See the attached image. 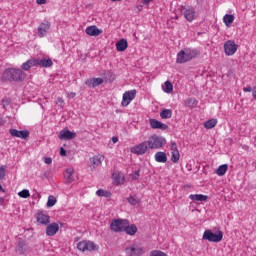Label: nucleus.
Segmentation results:
<instances>
[{"label":"nucleus","mask_w":256,"mask_h":256,"mask_svg":"<svg viewBox=\"0 0 256 256\" xmlns=\"http://www.w3.org/2000/svg\"><path fill=\"white\" fill-rule=\"evenodd\" d=\"M170 151L172 163H179V159H181V154L179 153V149L177 148V143H170Z\"/></svg>","instance_id":"nucleus-12"},{"label":"nucleus","mask_w":256,"mask_h":256,"mask_svg":"<svg viewBox=\"0 0 256 256\" xmlns=\"http://www.w3.org/2000/svg\"><path fill=\"white\" fill-rule=\"evenodd\" d=\"M77 137V133L70 131L67 128L62 129L58 134V139L61 141H71Z\"/></svg>","instance_id":"nucleus-9"},{"label":"nucleus","mask_w":256,"mask_h":256,"mask_svg":"<svg viewBox=\"0 0 256 256\" xmlns=\"http://www.w3.org/2000/svg\"><path fill=\"white\" fill-rule=\"evenodd\" d=\"M86 35H89L90 37H99L101 33H103V30L97 28V26H88L85 29Z\"/></svg>","instance_id":"nucleus-19"},{"label":"nucleus","mask_w":256,"mask_h":256,"mask_svg":"<svg viewBox=\"0 0 256 256\" xmlns=\"http://www.w3.org/2000/svg\"><path fill=\"white\" fill-rule=\"evenodd\" d=\"M9 105H11V100L9 98H4L2 100V106L5 109V107H9Z\"/></svg>","instance_id":"nucleus-42"},{"label":"nucleus","mask_w":256,"mask_h":256,"mask_svg":"<svg viewBox=\"0 0 256 256\" xmlns=\"http://www.w3.org/2000/svg\"><path fill=\"white\" fill-rule=\"evenodd\" d=\"M96 195L98 197H106L107 199H109L111 197V192L107 190L99 189L96 191Z\"/></svg>","instance_id":"nucleus-34"},{"label":"nucleus","mask_w":256,"mask_h":256,"mask_svg":"<svg viewBox=\"0 0 256 256\" xmlns=\"http://www.w3.org/2000/svg\"><path fill=\"white\" fill-rule=\"evenodd\" d=\"M161 119H171L173 117V111L171 109H163L160 112Z\"/></svg>","instance_id":"nucleus-30"},{"label":"nucleus","mask_w":256,"mask_h":256,"mask_svg":"<svg viewBox=\"0 0 256 256\" xmlns=\"http://www.w3.org/2000/svg\"><path fill=\"white\" fill-rule=\"evenodd\" d=\"M151 129H161L162 131H167L169 126L167 124H163V122L157 119H150L149 120Z\"/></svg>","instance_id":"nucleus-14"},{"label":"nucleus","mask_w":256,"mask_h":256,"mask_svg":"<svg viewBox=\"0 0 256 256\" xmlns=\"http://www.w3.org/2000/svg\"><path fill=\"white\" fill-rule=\"evenodd\" d=\"M150 256H168V255L161 250H153L150 252Z\"/></svg>","instance_id":"nucleus-39"},{"label":"nucleus","mask_w":256,"mask_h":256,"mask_svg":"<svg viewBox=\"0 0 256 256\" xmlns=\"http://www.w3.org/2000/svg\"><path fill=\"white\" fill-rule=\"evenodd\" d=\"M227 169H229V166L227 164L220 165L216 170V175H218L219 177H223V175L227 173Z\"/></svg>","instance_id":"nucleus-31"},{"label":"nucleus","mask_w":256,"mask_h":256,"mask_svg":"<svg viewBox=\"0 0 256 256\" xmlns=\"http://www.w3.org/2000/svg\"><path fill=\"white\" fill-rule=\"evenodd\" d=\"M20 254H23V250H19Z\"/></svg>","instance_id":"nucleus-57"},{"label":"nucleus","mask_w":256,"mask_h":256,"mask_svg":"<svg viewBox=\"0 0 256 256\" xmlns=\"http://www.w3.org/2000/svg\"><path fill=\"white\" fill-rule=\"evenodd\" d=\"M75 170L73 168H67L65 173H64V178L66 183H73L75 181Z\"/></svg>","instance_id":"nucleus-20"},{"label":"nucleus","mask_w":256,"mask_h":256,"mask_svg":"<svg viewBox=\"0 0 256 256\" xmlns=\"http://www.w3.org/2000/svg\"><path fill=\"white\" fill-rule=\"evenodd\" d=\"M149 151V145L147 144V141H143L140 144H137L131 148V153L134 155H145Z\"/></svg>","instance_id":"nucleus-8"},{"label":"nucleus","mask_w":256,"mask_h":256,"mask_svg":"<svg viewBox=\"0 0 256 256\" xmlns=\"http://www.w3.org/2000/svg\"><path fill=\"white\" fill-rule=\"evenodd\" d=\"M252 96L256 99V86L252 90Z\"/></svg>","instance_id":"nucleus-51"},{"label":"nucleus","mask_w":256,"mask_h":256,"mask_svg":"<svg viewBox=\"0 0 256 256\" xmlns=\"http://www.w3.org/2000/svg\"><path fill=\"white\" fill-rule=\"evenodd\" d=\"M164 93H173V84L170 81H166L163 87Z\"/></svg>","instance_id":"nucleus-35"},{"label":"nucleus","mask_w":256,"mask_h":256,"mask_svg":"<svg viewBox=\"0 0 256 256\" xmlns=\"http://www.w3.org/2000/svg\"><path fill=\"white\" fill-rule=\"evenodd\" d=\"M199 55H201V52L197 48H184L177 53L176 63L178 65L189 63V61H193Z\"/></svg>","instance_id":"nucleus-1"},{"label":"nucleus","mask_w":256,"mask_h":256,"mask_svg":"<svg viewBox=\"0 0 256 256\" xmlns=\"http://www.w3.org/2000/svg\"><path fill=\"white\" fill-rule=\"evenodd\" d=\"M237 49H239V45H237L233 40H228L224 43V52L227 57L235 55V53H237Z\"/></svg>","instance_id":"nucleus-6"},{"label":"nucleus","mask_w":256,"mask_h":256,"mask_svg":"<svg viewBox=\"0 0 256 256\" xmlns=\"http://www.w3.org/2000/svg\"><path fill=\"white\" fill-rule=\"evenodd\" d=\"M197 103V100L195 98H188L185 101L186 107H191L192 105H195Z\"/></svg>","instance_id":"nucleus-40"},{"label":"nucleus","mask_w":256,"mask_h":256,"mask_svg":"<svg viewBox=\"0 0 256 256\" xmlns=\"http://www.w3.org/2000/svg\"><path fill=\"white\" fill-rule=\"evenodd\" d=\"M37 64V59H30L22 64L21 69H23V71H29L31 67H37Z\"/></svg>","instance_id":"nucleus-21"},{"label":"nucleus","mask_w":256,"mask_h":256,"mask_svg":"<svg viewBox=\"0 0 256 256\" xmlns=\"http://www.w3.org/2000/svg\"><path fill=\"white\" fill-rule=\"evenodd\" d=\"M184 17L186 20L189 21V23H191V21H193V19H195V10L189 8V9H186L184 11Z\"/></svg>","instance_id":"nucleus-28"},{"label":"nucleus","mask_w":256,"mask_h":256,"mask_svg":"<svg viewBox=\"0 0 256 256\" xmlns=\"http://www.w3.org/2000/svg\"><path fill=\"white\" fill-rule=\"evenodd\" d=\"M37 60V67H53V60H51L50 58H43L41 60L36 59Z\"/></svg>","instance_id":"nucleus-22"},{"label":"nucleus","mask_w":256,"mask_h":256,"mask_svg":"<svg viewBox=\"0 0 256 256\" xmlns=\"http://www.w3.org/2000/svg\"><path fill=\"white\" fill-rule=\"evenodd\" d=\"M57 203V198L55 196H49L47 201V207H53Z\"/></svg>","instance_id":"nucleus-37"},{"label":"nucleus","mask_w":256,"mask_h":256,"mask_svg":"<svg viewBox=\"0 0 256 256\" xmlns=\"http://www.w3.org/2000/svg\"><path fill=\"white\" fill-rule=\"evenodd\" d=\"M103 159H104L103 156L97 155V156L91 157L89 161H90V164L95 168V167H99V165L103 163Z\"/></svg>","instance_id":"nucleus-24"},{"label":"nucleus","mask_w":256,"mask_h":256,"mask_svg":"<svg viewBox=\"0 0 256 256\" xmlns=\"http://www.w3.org/2000/svg\"><path fill=\"white\" fill-rule=\"evenodd\" d=\"M57 233H59V224L56 222H53L46 227V235L48 237H53L57 235Z\"/></svg>","instance_id":"nucleus-17"},{"label":"nucleus","mask_w":256,"mask_h":256,"mask_svg":"<svg viewBox=\"0 0 256 256\" xmlns=\"http://www.w3.org/2000/svg\"><path fill=\"white\" fill-rule=\"evenodd\" d=\"M132 179H139V170L135 171V173L132 176Z\"/></svg>","instance_id":"nucleus-47"},{"label":"nucleus","mask_w":256,"mask_h":256,"mask_svg":"<svg viewBox=\"0 0 256 256\" xmlns=\"http://www.w3.org/2000/svg\"><path fill=\"white\" fill-rule=\"evenodd\" d=\"M1 125H5V121L3 120V118L0 117V127Z\"/></svg>","instance_id":"nucleus-53"},{"label":"nucleus","mask_w":256,"mask_h":256,"mask_svg":"<svg viewBox=\"0 0 256 256\" xmlns=\"http://www.w3.org/2000/svg\"><path fill=\"white\" fill-rule=\"evenodd\" d=\"M189 199H191V201H200V202H204L207 201V199H209V197L207 195H203V194H191L189 196Z\"/></svg>","instance_id":"nucleus-27"},{"label":"nucleus","mask_w":256,"mask_h":256,"mask_svg":"<svg viewBox=\"0 0 256 256\" xmlns=\"http://www.w3.org/2000/svg\"><path fill=\"white\" fill-rule=\"evenodd\" d=\"M37 5H45L47 3V0H36Z\"/></svg>","instance_id":"nucleus-46"},{"label":"nucleus","mask_w":256,"mask_h":256,"mask_svg":"<svg viewBox=\"0 0 256 256\" xmlns=\"http://www.w3.org/2000/svg\"><path fill=\"white\" fill-rule=\"evenodd\" d=\"M51 29V23L50 22H42L38 26V37L43 38L49 33V30Z\"/></svg>","instance_id":"nucleus-13"},{"label":"nucleus","mask_w":256,"mask_h":256,"mask_svg":"<svg viewBox=\"0 0 256 256\" xmlns=\"http://www.w3.org/2000/svg\"><path fill=\"white\" fill-rule=\"evenodd\" d=\"M127 47H129V44L127 43L126 39H120L116 43V51L123 52V51H125L127 49Z\"/></svg>","instance_id":"nucleus-25"},{"label":"nucleus","mask_w":256,"mask_h":256,"mask_svg":"<svg viewBox=\"0 0 256 256\" xmlns=\"http://www.w3.org/2000/svg\"><path fill=\"white\" fill-rule=\"evenodd\" d=\"M70 95H71V97H75L76 94H75V92H72Z\"/></svg>","instance_id":"nucleus-55"},{"label":"nucleus","mask_w":256,"mask_h":256,"mask_svg":"<svg viewBox=\"0 0 256 256\" xmlns=\"http://www.w3.org/2000/svg\"><path fill=\"white\" fill-rule=\"evenodd\" d=\"M118 141H119V137H117V136L112 137V142L113 143H117Z\"/></svg>","instance_id":"nucleus-49"},{"label":"nucleus","mask_w":256,"mask_h":256,"mask_svg":"<svg viewBox=\"0 0 256 256\" xmlns=\"http://www.w3.org/2000/svg\"><path fill=\"white\" fill-rule=\"evenodd\" d=\"M156 163H166L167 162V153L165 152H156L154 155Z\"/></svg>","instance_id":"nucleus-23"},{"label":"nucleus","mask_w":256,"mask_h":256,"mask_svg":"<svg viewBox=\"0 0 256 256\" xmlns=\"http://www.w3.org/2000/svg\"><path fill=\"white\" fill-rule=\"evenodd\" d=\"M126 252H128L130 256H141L145 253V248L138 244H132L130 247L126 248Z\"/></svg>","instance_id":"nucleus-10"},{"label":"nucleus","mask_w":256,"mask_h":256,"mask_svg":"<svg viewBox=\"0 0 256 256\" xmlns=\"http://www.w3.org/2000/svg\"><path fill=\"white\" fill-rule=\"evenodd\" d=\"M7 173V166H0V181L5 179V175Z\"/></svg>","instance_id":"nucleus-38"},{"label":"nucleus","mask_w":256,"mask_h":256,"mask_svg":"<svg viewBox=\"0 0 256 256\" xmlns=\"http://www.w3.org/2000/svg\"><path fill=\"white\" fill-rule=\"evenodd\" d=\"M19 197L22 199H27L28 197H31V194L29 193V190L24 189L18 193Z\"/></svg>","instance_id":"nucleus-36"},{"label":"nucleus","mask_w":256,"mask_h":256,"mask_svg":"<svg viewBox=\"0 0 256 256\" xmlns=\"http://www.w3.org/2000/svg\"><path fill=\"white\" fill-rule=\"evenodd\" d=\"M124 231H125L126 235L133 236V235H135V233H137L138 229L135 224H131V225L128 224V225H125Z\"/></svg>","instance_id":"nucleus-26"},{"label":"nucleus","mask_w":256,"mask_h":256,"mask_svg":"<svg viewBox=\"0 0 256 256\" xmlns=\"http://www.w3.org/2000/svg\"><path fill=\"white\" fill-rule=\"evenodd\" d=\"M60 155H61V157H66L67 156V151H65L63 149V147L60 148Z\"/></svg>","instance_id":"nucleus-45"},{"label":"nucleus","mask_w":256,"mask_h":256,"mask_svg":"<svg viewBox=\"0 0 256 256\" xmlns=\"http://www.w3.org/2000/svg\"><path fill=\"white\" fill-rule=\"evenodd\" d=\"M217 125V119L212 118L204 122L205 129H213Z\"/></svg>","instance_id":"nucleus-33"},{"label":"nucleus","mask_w":256,"mask_h":256,"mask_svg":"<svg viewBox=\"0 0 256 256\" xmlns=\"http://www.w3.org/2000/svg\"><path fill=\"white\" fill-rule=\"evenodd\" d=\"M56 105H59V107H65V101L63 100V98L58 97L56 101Z\"/></svg>","instance_id":"nucleus-43"},{"label":"nucleus","mask_w":256,"mask_h":256,"mask_svg":"<svg viewBox=\"0 0 256 256\" xmlns=\"http://www.w3.org/2000/svg\"><path fill=\"white\" fill-rule=\"evenodd\" d=\"M149 149H162L167 144V140L163 136L154 134L146 140Z\"/></svg>","instance_id":"nucleus-3"},{"label":"nucleus","mask_w":256,"mask_h":256,"mask_svg":"<svg viewBox=\"0 0 256 256\" xmlns=\"http://www.w3.org/2000/svg\"><path fill=\"white\" fill-rule=\"evenodd\" d=\"M114 181L116 185H123L125 183V177L121 173H114L113 174Z\"/></svg>","instance_id":"nucleus-29"},{"label":"nucleus","mask_w":256,"mask_h":256,"mask_svg":"<svg viewBox=\"0 0 256 256\" xmlns=\"http://www.w3.org/2000/svg\"><path fill=\"white\" fill-rule=\"evenodd\" d=\"M36 221L40 223V225H47L50 223L51 218L43 211H40L36 214Z\"/></svg>","instance_id":"nucleus-16"},{"label":"nucleus","mask_w":256,"mask_h":256,"mask_svg":"<svg viewBox=\"0 0 256 256\" xmlns=\"http://www.w3.org/2000/svg\"><path fill=\"white\" fill-rule=\"evenodd\" d=\"M223 21H224L226 27H231V24L235 21V16H233L231 14H226L223 17Z\"/></svg>","instance_id":"nucleus-32"},{"label":"nucleus","mask_w":256,"mask_h":256,"mask_svg":"<svg viewBox=\"0 0 256 256\" xmlns=\"http://www.w3.org/2000/svg\"><path fill=\"white\" fill-rule=\"evenodd\" d=\"M128 203H130V205H138L139 200L133 196H130L127 198Z\"/></svg>","instance_id":"nucleus-41"},{"label":"nucleus","mask_w":256,"mask_h":256,"mask_svg":"<svg viewBox=\"0 0 256 256\" xmlns=\"http://www.w3.org/2000/svg\"><path fill=\"white\" fill-rule=\"evenodd\" d=\"M151 1H153V0H142V3L144 5H149V3H151Z\"/></svg>","instance_id":"nucleus-50"},{"label":"nucleus","mask_w":256,"mask_h":256,"mask_svg":"<svg viewBox=\"0 0 256 256\" xmlns=\"http://www.w3.org/2000/svg\"><path fill=\"white\" fill-rule=\"evenodd\" d=\"M44 162L46 163V165H51V163H53V159H51V157H46L44 159Z\"/></svg>","instance_id":"nucleus-44"},{"label":"nucleus","mask_w":256,"mask_h":256,"mask_svg":"<svg viewBox=\"0 0 256 256\" xmlns=\"http://www.w3.org/2000/svg\"><path fill=\"white\" fill-rule=\"evenodd\" d=\"M202 239L210 243H221V241H223V231L218 230L216 233H213V231L209 229L205 230Z\"/></svg>","instance_id":"nucleus-4"},{"label":"nucleus","mask_w":256,"mask_h":256,"mask_svg":"<svg viewBox=\"0 0 256 256\" xmlns=\"http://www.w3.org/2000/svg\"><path fill=\"white\" fill-rule=\"evenodd\" d=\"M105 74H106V75H111V72L106 71Z\"/></svg>","instance_id":"nucleus-56"},{"label":"nucleus","mask_w":256,"mask_h":256,"mask_svg":"<svg viewBox=\"0 0 256 256\" xmlns=\"http://www.w3.org/2000/svg\"><path fill=\"white\" fill-rule=\"evenodd\" d=\"M0 191L2 192V193H5V189H3V186L0 184Z\"/></svg>","instance_id":"nucleus-54"},{"label":"nucleus","mask_w":256,"mask_h":256,"mask_svg":"<svg viewBox=\"0 0 256 256\" xmlns=\"http://www.w3.org/2000/svg\"><path fill=\"white\" fill-rule=\"evenodd\" d=\"M125 225H129V220H113L110 224V229L114 233H121L125 230Z\"/></svg>","instance_id":"nucleus-5"},{"label":"nucleus","mask_w":256,"mask_h":256,"mask_svg":"<svg viewBox=\"0 0 256 256\" xmlns=\"http://www.w3.org/2000/svg\"><path fill=\"white\" fill-rule=\"evenodd\" d=\"M3 203H5V198L0 197V205H3Z\"/></svg>","instance_id":"nucleus-52"},{"label":"nucleus","mask_w":256,"mask_h":256,"mask_svg":"<svg viewBox=\"0 0 256 256\" xmlns=\"http://www.w3.org/2000/svg\"><path fill=\"white\" fill-rule=\"evenodd\" d=\"M244 91H245V93H251V91H253V88L246 87V88H244Z\"/></svg>","instance_id":"nucleus-48"},{"label":"nucleus","mask_w":256,"mask_h":256,"mask_svg":"<svg viewBox=\"0 0 256 256\" xmlns=\"http://www.w3.org/2000/svg\"><path fill=\"white\" fill-rule=\"evenodd\" d=\"M85 85L90 89H95V87H99V85H103V78H90L85 81Z\"/></svg>","instance_id":"nucleus-18"},{"label":"nucleus","mask_w":256,"mask_h":256,"mask_svg":"<svg viewBox=\"0 0 256 256\" xmlns=\"http://www.w3.org/2000/svg\"><path fill=\"white\" fill-rule=\"evenodd\" d=\"M137 95L136 90L127 91L123 94L121 105L122 107H127L133 99H135V96Z\"/></svg>","instance_id":"nucleus-11"},{"label":"nucleus","mask_w":256,"mask_h":256,"mask_svg":"<svg viewBox=\"0 0 256 256\" xmlns=\"http://www.w3.org/2000/svg\"><path fill=\"white\" fill-rule=\"evenodd\" d=\"M77 249L85 253V251H95L97 249V245H95L92 241L83 240L78 242Z\"/></svg>","instance_id":"nucleus-7"},{"label":"nucleus","mask_w":256,"mask_h":256,"mask_svg":"<svg viewBox=\"0 0 256 256\" xmlns=\"http://www.w3.org/2000/svg\"><path fill=\"white\" fill-rule=\"evenodd\" d=\"M9 133L12 137H18V139H27L29 137V131L10 129Z\"/></svg>","instance_id":"nucleus-15"},{"label":"nucleus","mask_w":256,"mask_h":256,"mask_svg":"<svg viewBox=\"0 0 256 256\" xmlns=\"http://www.w3.org/2000/svg\"><path fill=\"white\" fill-rule=\"evenodd\" d=\"M27 77L25 72L21 71V69L17 68H7L4 70L1 81L5 83V81H24Z\"/></svg>","instance_id":"nucleus-2"}]
</instances>
